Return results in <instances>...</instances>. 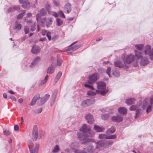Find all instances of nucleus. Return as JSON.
I'll use <instances>...</instances> for the list:
<instances>
[{
  "instance_id": "obj_17",
  "label": "nucleus",
  "mask_w": 153,
  "mask_h": 153,
  "mask_svg": "<svg viewBox=\"0 0 153 153\" xmlns=\"http://www.w3.org/2000/svg\"><path fill=\"white\" fill-rule=\"evenodd\" d=\"M94 130L97 132H101L104 131L105 128L103 127H100L98 125H94Z\"/></svg>"
},
{
  "instance_id": "obj_5",
  "label": "nucleus",
  "mask_w": 153,
  "mask_h": 153,
  "mask_svg": "<svg viewBox=\"0 0 153 153\" xmlns=\"http://www.w3.org/2000/svg\"><path fill=\"white\" fill-rule=\"evenodd\" d=\"M77 135L78 139L80 140H82V143L83 144H87L90 142H94V140L92 139L91 138H85L86 137L85 135L84 134H82L79 133L77 134Z\"/></svg>"
},
{
  "instance_id": "obj_54",
  "label": "nucleus",
  "mask_w": 153,
  "mask_h": 153,
  "mask_svg": "<svg viewBox=\"0 0 153 153\" xmlns=\"http://www.w3.org/2000/svg\"><path fill=\"white\" fill-rule=\"evenodd\" d=\"M46 10L48 11V13H50L49 10L50 9V6L48 4H45V6Z\"/></svg>"
},
{
  "instance_id": "obj_48",
  "label": "nucleus",
  "mask_w": 153,
  "mask_h": 153,
  "mask_svg": "<svg viewBox=\"0 0 153 153\" xmlns=\"http://www.w3.org/2000/svg\"><path fill=\"white\" fill-rule=\"evenodd\" d=\"M41 15L40 14L38 13L36 15V19L37 21H39L40 22V20L42 18H41Z\"/></svg>"
},
{
  "instance_id": "obj_40",
  "label": "nucleus",
  "mask_w": 153,
  "mask_h": 153,
  "mask_svg": "<svg viewBox=\"0 0 153 153\" xmlns=\"http://www.w3.org/2000/svg\"><path fill=\"white\" fill-rule=\"evenodd\" d=\"M40 13L42 16H44L47 13L46 11L44 8H42L40 10Z\"/></svg>"
},
{
  "instance_id": "obj_7",
  "label": "nucleus",
  "mask_w": 153,
  "mask_h": 153,
  "mask_svg": "<svg viewBox=\"0 0 153 153\" xmlns=\"http://www.w3.org/2000/svg\"><path fill=\"white\" fill-rule=\"evenodd\" d=\"M98 76V74L97 73H95L89 75L87 81L88 83L89 84L93 83L97 80Z\"/></svg>"
},
{
  "instance_id": "obj_9",
  "label": "nucleus",
  "mask_w": 153,
  "mask_h": 153,
  "mask_svg": "<svg viewBox=\"0 0 153 153\" xmlns=\"http://www.w3.org/2000/svg\"><path fill=\"white\" fill-rule=\"evenodd\" d=\"M95 102V100L94 99H87L83 101L82 103V105L83 107H86L94 104Z\"/></svg>"
},
{
  "instance_id": "obj_38",
  "label": "nucleus",
  "mask_w": 153,
  "mask_h": 153,
  "mask_svg": "<svg viewBox=\"0 0 153 153\" xmlns=\"http://www.w3.org/2000/svg\"><path fill=\"white\" fill-rule=\"evenodd\" d=\"M48 75H47L44 78V80H42L41 81V83L42 85H43L48 80Z\"/></svg>"
},
{
  "instance_id": "obj_32",
  "label": "nucleus",
  "mask_w": 153,
  "mask_h": 153,
  "mask_svg": "<svg viewBox=\"0 0 153 153\" xmlns=\"http://www.w3.org/2000/svg\"><path fill=\"white\" fill-rule=\"evenodd\" d=\"M143 45L142 44H137L135 45V47L137 50L141 51L143 48Z\"/></svg>"
},
{
  "instance_id": "obj_35",
  "label": "nucleus",
  "mask_w": 153,
  "mask_h": 153,
  "mask_svg": "<svg viewBox=\"0 0 153 153\" xmlns=\"http://www.w3.org/2000/svg\"><path fill=\"white\" fill-rule=\"evenodd\" d=\"M59 150V148L58 145H56L52 150L53 153H57Z\"/></svg>"
},
{
  "instance_id": "obj_33",
  "label": "nucleus",
  "mask_w": 153,
  "mask_h": 153,
  "mask_svg": "<svg viewBox=\"0 0 153 153\" xmlns=\"http://www.w3.org/2000/svg\"><path fill=\"white\" fill-rule=\"evenodd\" d=\"M62 72L60 71H59L57 73L56 78L54 79V81L55 82H57V81L59 80V79H60V77L62 75Z\"/></svg>"
},
{
  "instance_id": "obj_30",
  "label": "nucleus",
  "mask_w": 153,
  "mask_h": 153,
  "mask_svg": "<svg viewBox=\"0 0 153 153\" xmlns=\"http://www.w3.org/2000/svg\"><path fill=\"white\" fill-rule=\"evenodd\" d=\"M38 100H39L37 101V103L39 105H41L44 104L45 102V101L42 98H39Z\"/></svg>"
},
{
  "instance_id": "obj_18",
  "label": "nucleus",
  "mask_w": 153,
  "mask_h": 153,
  "mask_svg": "<svg viewBox=\"0 0 153 153\" xmlns=\"http://www.w3.org/2000/svg\"><path fill=\"white\" fill-rule=\"evenodd\" d=\"M40 96L39 94H37L35 95L32 99L30 105L31 106L34 105L35 104L37 100H38Z\"/></svg>"
},
{
  "instance_id": "obj_31",
  "label": "nucleus",
  "mask_w": 153,
  "mask_h": 153,
  "mask_svg": "<svg viewBox=\"0 0 153 153\" xmlns=\"http://www.w3.org/2000/svg\"><path fill=\"white\" fill-rule=\"evenodd\" d=\"M115 131L114 127L112 126L110 128L107 130L106 133L107 134H110L111 133H114Z\"/></svg>"
},
{
  "instance_id": "obj_12",
  "label": "nucleus",
  "mask_w": 153,
  "mask_h": 153,
  "mask_svg": "<svg viewBox=\"0 0 153 153\" xmlns=\"http://www.w3.org/2000/svg\"><path fill=\"white\" fill-rule=\"evenodd\" d=\"M40 58L39 56L36 57L33 60L30 67L31 68H33L40 61Z\"/></svg>"
},
{
  "instance_id": "obj_11",
  "label": "nucleus",
  "mask_w": 153,
  "mask_h": 153,
  "mask_svg": "<svg viewBox=\"0 0 153 153\" xmlns=\"http://www.w3.org/2000/svg\"><path fill=\"white\" fill-rule=\"evenodd\" d=\"M114 65L115 66L121 68H124L126 69L128 68L127 65L124 64L122 62L120 61H117L114 62Z\"/></svg>"
},
{
  "instance_id": "obj_4",
  "label": "nucleus",
  "mask_w": 153,
  "mask_h": 153,
  "mask_svg": "<svg viewBox=\"0 0 153 153\" xmlns=\"http://www.w3.org/2000/svg\"><path fill=\"white\" fill-rule=\"evenodd\" d=\"M97 88L102 90H96L97 93L102 95H105L107 92L105 90L106 85L105 83L102 82H98L97 83Z\"/></svg>"
},
{
  "instance_id": "obj_64",
  "label": "nucleus",
  "mask_w": 153,
  "mask_h": 153,
  "mask_svg": "<svg viewBox=\"0 0 153 153\" xmlns=\"http://www.w3.org/2000/svg\"><path fill=\"white\" fill-rule=\"evenodd\" d=\"M54 5L56 7H58L59 5V3L58 1L55 0H54L53 1Z\"/></svg>"
},
{
  "instance_id": "obj_51",
  "label": "nucleus",
  "mask_w": 153,
  "mask_h": 153,
  "mask_svg": "<svg viewBox=\"0 0 153 153\" xmlns=\"http://www.w3.org/2000/svg\"><path fill=\"white\" fill-rule=\"evenodd\" d=\"M116 136L115 134L110 136L107 135V139H113L116 138Z\"/></svg>"
},
{
  "instance_id": "obj_22",
  "label": "nucleus",
  "mask_w": 153,
  "mask_h": 153,
  "mask_svg": "<svg viewBox=\"0 0 153 153\" xmlns=\"http://www.w3.org/2000/svg\"><path fill=\"white\" fill-rule=\"evenodd\" d=\"M55 68V67H54L53 65L52 64L48 68L47 73L49 74H52L54 72Z\"/></svg>"
},
{
  "instance_id": "obj_19",
  "label": "nucleus",
  "mask_w": 153,
  "mask_h": 153,
  "mask_svg": "<svg viewBox=\"0 0 153 153\" xmlns=\"http://www.w3.org/2000/svg\"><path fill=\"white\" fill-rule=\"evenodd\" d=\"M96 147L97 149L100 148L103 146H105L104 140H100L96 143Z\"/></svg>"
},
{
  "instance_id": "obj_10",
  "label": "nucleus",
  "mask_w": 153,
  "mask_h": 153,
  "mask_svg": "<svg viewBox=\"0 0 153 153\" xmlns=\"http://www.w3.org/2000/svg\"><path fill=\"white\" fill-rule=\"evenodd\" d=\"M85 118L87 122L91 124H93L94 121V120L93 116L90 113L86 114L85 116Z\"/></svg>"
},
{
  "instance_id": "obj_58",
  "label": "nucleus",
  "mask_w": 153,
  "mask_h": 153,
  "mask_svg": "<svg viewBox=\"0 0 153 153\" xmlns=\"http://www.w3.org/2000/svg\"><path fill=\"white\" fill-rule=\"evenodd\" d=\"M51 33L50 32H48L46 35L49 40H50L51 39Z\"/></svg>"
},
{
  "instance_id": "obj_59",
  "label": "nucleus",
  "mask_w": 153,
  "mask_h": 153,
  "mask_svg": "<svg viewBox=\"0 0 153 153\" xmlns=\"http://www.w3.org/2000/svg\"><path fill=\"white\" fill-rule=\"evenodd\" d=\"M50 14H51L52 15L54 16L55 17H57L58 16V14L54 12H51V13L50 12Z\"/></svg>"
},
{
  "instance_id": "obj_57",
  "label": "nucleus",
  "mask_w": 153,
  "mask_h": 153,
  "mask_svg": "<svg viewBox=\"0 0 153 153\" xmlns=\"http://www.w3.org/2000/svg\"><path fill=\"white\" fill-rule=\"evenodd\" d=\"M57 90L55 91L54 93H53L52 95V97L54 99H55L57 95Z\"/></svg>"
},
{
  "instance_id": "obj_29",
  "label": "nucleus",
  "mask_w": 153,
  "mask_h": 153,
  "mask_svg": "<svg viewBox=\"0 0 153 153\" xmlns=\"http://www.w3.org/2000/svg\"><path fill=\"white\" fill-rule=\"evenodd\" d=\"M105 146V147H108L111 146L113 143V142L112 140H104Z\"/></svg>"
},
{
  "instance_id": "obj_6",
  "label": "nucleus",
  "mask_w": 153,
  "mask_h": 153,
  "mask_svg": "<svg viewBox=\"0 0 153 153\" xmlns=\"http://www.w3.org/2000/svg\"><path fill=\"white\" fill-rule=\"evenodd\" d=\"M53 19L52 18H48L46 19V17L42 18L40 20V22L43 24H45L47 27H49L51 25Z\"/></svg>"
},
{
  "instance_id": "obj_42",
  "label": "nucleus",
  "mask_w": 153,
  "mask_h": 153,
  "mask_svg": "<svg viewBox=\"0 0 153 153\" xmlns=\"http://www.w3.org/2000/svg\"><path fill=\"white\" fill-rule=\"evenodd\" d=\"M108 117L109 115L108 114H105L102 115L101 116V117L102 120H105L108 118Z\"/></svg>"
},
{
  "instance_id": "obj_1",
  "label": "nucleus",
  "mask_w": 153,
  "mask_h": 153,
  "mask_svg": "<svg viewBox=\"0 0 153 153\" xmlns=\"http://www.w3.org/2000/svg\"><path fill=\"white\" fill-rule=\"evenodd\" d=\"M134 52L137 59H140V63L141 66H145L149 63V61L146 56L149 57L151 60H153V47L151 48V46L149 45L144 47L143 53L135 50Z\"/></svg>"
},
{
  "instance_id": "obj_15",
  "label": "nucleus",
  "mask_w": 153,
  "mask_h": 153,
  "mask_svg": "<svg viewBox=\"0 0 153 153\" xmlns=\"http://www.w3.org/2000/svg\"><path fill=\"white\" fill-rule=\"evenodd\" d=\"M64 10L66 13H70L71 11V4L69 3L66 4L64 7Z\"/></svg>"
},
{
  "instance_id": "obj_16",
  "label": "nucleus",
  "mask_w": 153,
  "mask_h": 153,
  "mask_svg": "<svg viewBox=\"0 0 153 153\" xmlns=\"http://www.w3.org/2000/svg\"><path fill=\"white\" fill-rule=\"evenodd\" d=\"M28 0H19L20 3L23 4L22 7L24 8H26L29 7L30 3L28 2Z\"/></svg>"
},
{
  "instance_id": "obj_37",
  "label": "nucleus",
  "mask_w": 153,
  "mask_h": 153,
  "mask_svg": "<svg viewBox=\"0 0 153 153\" xmlns=\"http://www.w3.org/2000/svg\"><path fill=\"white\" fill-rule=\"evenodd\" d=\"M97 93L96 91H94L92 90H89L87 92V94L89 95L94 96L96 95Z\"/></svg>"
},
{
  "instance_id": "obj_46",
  "label": "nucleus",
  "mask_w": 153,
  "mask_h": 153,
  "mask_svg": "<svg viewBox=\"0 0 153 153\" xmlns=\"http://www.w3.org/2000/svg\"><path fill=\"white\" fill-rule=\"evenodd\" d=\"M84 85L85 87L88 88L89 89H91V90H94L95 89L94 88L92 85H90L87 84H85Z\"/></svg>"
},
{
  "instance_id": "obj_45",
  "label": "nucleus",
  "mask_w": 153,
  "mask_h": 153,
  "mask_svg": "<svg viewBox=\"0 0 153 153\" xmlns=\"http://www.w3.org/2000/svg\"><path fill=\"white\" fill-rule=\"evenodd\" d=\"M111 71V68L110 67H108L106 71V73L110 77H111V76L110 74V73Z\"/></svg>"
},
{
  "instance_id": "obj_39",
  "label": "nucleus",
  "mask_w": 153,
  "mask_h": 153,
  "mask_svg": "<svg viewBox=\"0 0 153 153\" xmlns=\"http://www.w3.org/2000/svg\"><path fill=\"white\" fill-rule=\"evenodd\" d=\"M87 151L88 152L92 153L93 152L94 150V147L92 146H89L87 149Z\"/></svg>"
},
{
  "instance_id": "obj_43",
  "label": "nucleus",
  "mask_w": 153,
  "mask_h": 153,
  "mask_svg": "<svg viewBox=\"0 0 153 153\" xmlns=\"http://www.w3.org/2000/svg\"><path fill=\"white\" fill-rule=\"evenodd\" d=\"M25 13V11L23 10L22 13H20L19 14V15L17 16V19H21L24 16V14Z\"/></svg>"
},
{
  "instance_id": "obj_24",
  "label": "nucleus",
  "mask_w": 153,
  "mask_h": 153,
  "mask_svg": "<svg viewBox=\"0 0 153 153\" xmlns=\"http://www.w3.org/2000/svg\"><path fill=\"white\" fill-rule=\"evenodd\" d=\"M22 25L18 23L17 22H15L14 24L13 29H16L18 30H19L21 28Z\"/></svg>"
},
{
  "instance_id": "obj_41",
  "label": "nucleus",
  "mask_w": 153,
  "mask_h": 153,
  "mask_svg": "<svg viewBox=\"0 0 153 153\" xmlns=\"http://www.w3.org/2000/svg\"><path fill=\"white\" fill-rule=\"evenodd\" d=\"M99 138L101 139L104 138L107 139V135L105 134H101L99 135Z\"/></svg>"
},
{
  "instance_id": "obj_8",
  "label": "nucleus",
  "mask_w": 153,
  "mask_h": 153,
  "mask_svg": "<svg viewBox=\"0 0 153 153\" xmlns=\"http://www.w3.org/2000/svg\"><path fill=\"white\" fill-rule=\"evenodd\" d=\"M135 58V57L134 55L131 54H130L127 56L125 59L123 60L124 63V64H126V63L130 64L134 60Z\"/></svg>"
},
{
  "instance_id": "obj_63",
  "label": "nucleus",
  "mask_w": 153,
  "mask_h": 153,
  "mask_svg": "<svg viewBox=\"0 0 153 153\" xmlns=\"http://www.w3.org/2000/svg\"><path fill=\"white\" fill-rule=\"evenodd\" d=\"M10 99H11L12 100H13L14 101H16V97L10 95L8 97Z\"/></svg>"
},
{
  "instance_id": "obj_25",
  "label": "nucleus",
  "mask_w": 153,
  "mask_h": 153,
  "mask_svg": "<svg viewBox=\"0 0 153 153\" xmlns=\"http://www.w3.org/2000/svg\"><path fill=\"white\" fill-rule=\"evenodd\" d=\"M135 100L134 98L128 99L126 100V103L128 105H131L134 103Z\"/></svg>"
},
{
  "instance_id": "obj_26",
  "label": "nucleus",
  "mask_w": 153,
  "mask_h": 153,
  "mask_svg": "<svg viewBox=\"0 0 153 153\" xmlns=\"http://www.w3.org/2000/svg\"><path fill=\"white\" fill-rule=\"evenodd\" d=\"M112 74L114 77H117L119 76L120 73L119 71L116 69H114L112 70Z\"/></svg>"
},
{
  "instance_id": "obj_14",
  "label": "nucleus",
  "mask_w": 153,
  "mask_h": 153,
  "mask_svg": "<svg viewBox=\"0 0 153 153\" xmlns=\"http://www.w3.org/2000/svg\"><path fill=\"white\" fill-rule=\"evenodd\" d=\"M38 136L37 128L36 126H34L32 132L33 139L36 140Z\"/></svg>"
},
{
  "instance_id": "obj_20",
  "label": "nucleus",
  "mask_w": 153,
  "mask_h": 153,
  "mask_svg": "<svg viewBox=\"0 0 153 153\" xmlns=\"http://www.w3.org/2000/svg\"><path fill=\"white\" fill-rule=\"evenodd\" d=\"M112 120L114 121L120 122L123 120V117L120 116H113L112 118Z\"/></svg>"
},
{
  "instance_id": "obj_34",
  "label": "nucleus",
  "mask_w": 153,
  "mask_h": 153,
  "mask_svg": "<svg viewBox=\"0 0 153 153\" xmlns=\"http://www.w3.org/2000/svg\"><path fill=\"white\" fill-rule=\"evenodd\" d=\"M36 23L35 22H34L31 25L30 30L31 31H33L35 30L36 29Z\"/></svg>"
},
{
  "instance_id": "obj_44",
  "label": "nucleus",
  "mask_w": 153,
  "mask_h": 153,
  "mask_svg": "<svg viewBox=\"0 0 153 153\" xmlns=\"http://www.w3.org/2000/svg\"><path fill=\"white\" fill-rule=\"evenodd\" d=\"M84 150L85 151L76 149L74 151V152L75 153H87V152L85 151L86 149L85 148Z\"/></svg>"
},
{
  "instance_id": "obj_28",
  "label": "nucleus",
  "mask_w": 153,
  "mask_h": 153,
  "mask_svg": "<svg viewBox=\"0 0 153 153\" xmlns=\"http://www.w3.org/2000/svg\"><path fill=\"white\" fill-rule=\"evenodd\" d=\"M142 113V110L139 109H136V111L135 118H137L140 116Z\"/></svg>"
},
{
  "instance_id": "obj_61",
  "label": "nucleus",
  "mask_w": 153,
  "mask_h": 153,
  "mask_svg": "<svg viewBox=\"0 0 153 153\" xmlns=\"http://www.w3.org/2000/svg\"><path fill=\"white\" fill-rule=\"evenodd\" d=\"M81 46L80 45H75L73 47V48H74V50H75L79 48Z\"/></svg>"
},
{
  "instance_id": "obj_49",
  "label": "nucleus",
  "mask_w": 153,
  "mask_h": 153,
  "mask_svg": "<svg viewBox=\"0 0 153 153\" xmlns=\"http://www.w3.org/2000/svg\"><path fill=\"white\" fill-rule=\"evenodd\" d=\"M24 31L25 34H27L29 33V28L27 26H25Z\"/></svg>"
},
{
  "instance_id": "obj_50",
  "label": "nucleus",
  "mask_w": 153,
  "mask_h": 153,
  "mask_svg": "<svg viewBox=\"0 0 153 153\" xmlns=\"http://www.w3.org/2000/svg\"><path fill=\"white\" fill-rule=\"evenodd\" d=\"M62 62V60L60 58H58L57 60V65L58 66L61 65Z\"/></svg>"
},
{
  "instance_id": "obj_27",
  "label": "nucleus",
  "mask_w": 153,
  "mask_h": 153,
  "mask_svg": "<svg viewBox=\"0 0 153 153\" xmlns=\"http://www.w3.org/2000/svg\"><path fill=\"white\" fill-rule=\"evenodd\" d=\"M118 111L119 113L122 114H126L127 111L126 108L124 107H120L118 109Z\"/></svg>"
},
{
  "instance_id": "obj_3",
  "label": "nucleus",
  "mask_w": 153,
  "mask_h": 153,
  "mask_svg": "<svg viewBox=\"0 0 153 153\" xmlns=\"http://www.w3.org/2000/svg\"><path fill=\"white\" fill-rule=\"evenodd\" d=\"M91 127L90 126L84 124L82 125V127L79 129V130L83 132L88 134H85L86 137H92L94 135V133L91 130Z\"/></svg>"
},
{
  "instance_id": "obj_55",
  "label": "nucleus",
  "mask_w": 153,
  "mask_h": 153,
  "mask_svg": "<svg viewBox=\"0 0 153 153\" xmlns=\"http://www.w3.org/2000/svg\"><path fill=\"white\" fill-rule=\"evenodd\" d=\"M50 97V95L48 94H46L45 96L42 98L44 99L45 100V102L48 100Z\"/></svg>"
},
{
  "instance_id": "obj_13",
  "label": "nucleus",
  "mask_w": 153,
  "mask_h": 153,
  "mask_svg": "<svg viewBox=\"0 0 153 153\" xmlns=\"http://www.w3.org/2000/svg\"><path fill=\"white\" fill-rule=\"evenodd\" d=\"M40 50V48L39 46L36 45H34L32 48L31 52L34 54H36L39 53Z\"/></svg>"
},
{
  "instance_id": "obj_36",
  "label": "nucleus",
  "mask_w": 153,
  "mask_h": 153,
  "mask_svg": "<svg viewBox=\"0 0 153 153\" xmlns=\"http://www.w3.org/2000/svg\"><path fill=\"white\" fill-rule=\"evenodd\" d=\"M56 22H57V25L58 26H59L62 25L63 22L62 20L59 18H57L56 19Z\"/></svg>"
},
{
  "instance_id": "obj_60",
  "label": "nucleus",
  "mask_w": 153,
  "mask_h": 153,
  "mask_svg": "<svg viewBox=\"0 0 153 153\" xmlns=\"http://www.w3.org/2000/svg\"><path fill=\"white\" fill-rule=\"evenodd\" d=\"M137 108L135 105H133L130 107L129 109L131 111H133L135 109H136Z\"/></svg>"
},
{
  "instance_id": "obj_52",
  "label": "nucleus",
  "mask_w": 153,
  "mask_h": 153,
  "mask_svg": "<svg viewBox=\"0 0 153 153\" xmlns=\"http://www.w3.org/2000/svg\"><path fill=\"white\" fill-rule=\"evenodd\" d=\"M3 133L6 136H7L9 135L10 134V133L9 131L6 130L4 131Z\"/></svg>"
},
{
  "instance_id": "obj_53",
  "label": "nucleus",
  "mask_w": 153,
  "mask_h": 153,
  "mask_svg": "<svg viewBox=\"0 0 153 153\" xmlns=\"http://www.w3.org/2000/svg\"><path fill=\"white\" fill-rule=\"evenodd\" d=\"M39 145L38 144H36L34 149L33 150V153H35L36 152L39 148Z\"/></svg>"
},
{
  "instance_id": "obj_56",
  "label": "nucleus",
  "mask_w": 153,
  "mask_h": 153,
  "mask_svg": "<svg viewBox=\"0 0 153 153\" xmlns=\"http://www.w3.org/2000/svg\"><path fill=\"white\" fill-rule=\"evenodd\" d=\"M99 72L101 74H102L105 72V70L102 68H99L98 69Z\"/></svg>"
},
{
  "instance_id": "obj_21",
  "label": "nucleus",
  "mask_w": 153,
  "mask_h": 153,
  "mask_svg": "<svg viewBox=\"0 0 153 153\" xmlns=\"http://www.w3.org/2000/svg\"><path fill=\"white\" fill-rule=\"evenodd\" d=\"M28 145L29 147L30 153H33V146L34 145L33 143L30 140L28 141Z\"/></svg>"
},
{
  "instance_id": "obj_23",
  "label": "nucleus",
  "mask_w": 153,
  "mask_h": 153,
  "mask_svg": "<svg viewBox=\"0 0 153 153\" xmlns=\"http://www.w3.org/2000/svg\"><path fill=\"white\" fill-rule=\"evenodd\" d=\"M20 9V7L18 6H16L9 8L7 11L8 12H10L15 10H19Z\"/></svg>"
},
{
  "instance_id": "obj_62",
  "label": "nucleus",
  "mask_w": 153,
  "mask_h": 153,
  "mask_svg": "<svg viewBox=\"0 0 153 153\" xmlns=\"http://www.w3.org/2000/svg\"><path fill=\"white\" fill-rule=\"evenodd\" d=\"M47 33V31L45 30H43L42 31L41 34L42 35L44 36Z\"/></svg>"
},
{
  "instance_id": "obj_47",
  "label": "nucleus",
  "mask_w": 153,
  "mask_h": 153,
  "mask_svg": "<svg viewBox=\"0 0 153 153\" xmlns=\"http://www.w3.org/2000/svg\"><path fill=\"white\" fill-rule=\"evenodd\" d=\"M58 15H59V16L60 17H61L62 18H65V16L64 15L63 13V12L62 11H60L59 12Z\"/></svg>"
},
{
  "instance_id": "obj_2",
  "label": "nucleus",
  "mask_w": 153,
  "mask_h": 153,
  "mask_svg": "<svg viewBox=\"0 0 153 153\" xmlns=\"http://www.w3.org/2000/svg\"><path fill=\"white\" fill-rule=\"evenodd\" d=\"M153 107V95L149 98L145 99L143 101L142 108L144 110L146 108V112L148 113L151 112Z\"/></svg>"
}]
</instances>
